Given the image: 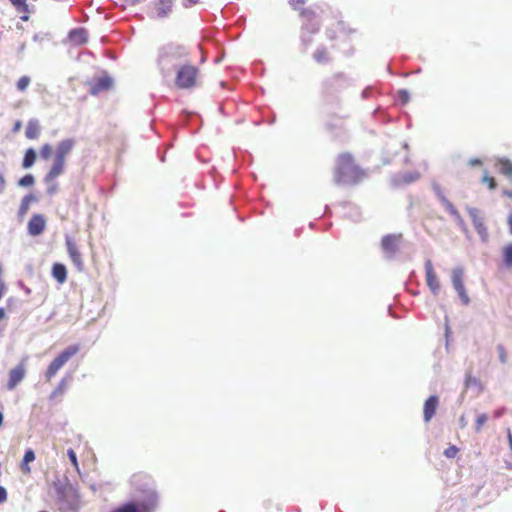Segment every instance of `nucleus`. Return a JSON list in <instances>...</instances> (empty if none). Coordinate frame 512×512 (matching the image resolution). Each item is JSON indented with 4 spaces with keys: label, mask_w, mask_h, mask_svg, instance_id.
<instances>
[{
    "label": "nucleus",
    "mask_w": 512,
    "mask_h": 512,
    "mask_svg": "<svg viewBox=\"0 0 512 512\" xmlns=\"http://www.w3.org/2000/svg\"><path fill=\"white\" fill-rule=\"evenodd\" d=\"M382 250L388 258L393 257L398 249V237L394 235H386L381 241Z\"/></svg>",
    "instance_id": "nucleus-16"
},
{
    "label": "nucleus",
    "mask_w": 512,
    "mask_h": 512,
    "mask_svg": "<svg viewBox=\"0 0 512 512\" xmlns=\"http://www.w3.org/2000/svg\"><path fill=\"white\" fill-rule=\"evenodd\" d=\"M40 124L37 119H30L26 126L25 135L28 139H37L40 135Z\"/></svg>",
    "instance_id": "nucleus-21"
},
{
    "label": "nucleus",
    "mask_w": 512,
    "mask_h": 512,
    "mask_svg": "<svg viewBox=\"0 0 512 512\" xmlns=\"http://www.w3.org/2000/svg\"><path fill=\"white\" fill-rule=\"evenodd\" d=\"M69 380L70 378H63L58 386L52 391L51 395H50V398H55L57 397L58 395H61L65 392V390L67 389V386L69 384Z\"/></svg>",
    "instance_id": "nucleus-31"
},
{
    "label": "nucleus",
    "mask_w": 512,
    "mask_h": 512,
    "mask_svg": "<svg viewBox=\"0 0 512 512\" xmlns=\"http://www.w3.org/2000/svg\"><path fill=\"white\" fill-rule=\"evenodd\" d=\"M358 216H359V213L357 212L355 217L353 218L354 221H357L358 220Z\"/></svg>",
    "instance_id": "nucleus-63"
},
{
    "label": "nucleus",
    "mask_w": 512,
    "mask_h": 512,
    "mask_svg": "<svg viewBox=\"0 0 512 512\" xmlns=\"http://www.w3.org/2000/svg\"><path fill=\"white\" fill-rule=\"evenodd\" d=\"M313 58L320 64L327 63L329 60L327 50L323 47H318L313 54Z\"/></svg>",
    "instance_id": "nucleus-30"
},
{
    "label": "nucleus",
    "mask_w": 512,
    "mask_h": 512,
    "mask_svg": "<svg viewBox=\"0 0 512 512\" xmlns=\"http://www.w3.org/2000/svg\"><path fill=\"white\" fill-rule=\"evenodd\" d=\"M36 201H37V198L33 194H28V195L24 196L21 200L19 210H18L19 217L25 216L30 208L31 203L36 202Z\"/></svg>",
    "instance_id": "nucleus-24"
},
{
    "label": "nucleus",
    "mask_w": 512,
    "mask_h": 512,
    "mask_svg": "<svg viewBox=\"0 0 512 512\" xmlns=\"http://www.w3.org/2000/svg\"><path fill=\"white\" fill-rule=\"evenodd\" d=\"M65 245L67 248L68 256H69L71 262L73 263V265L75 266L76 270L78 272H82L85 268V265H84V262L82 259V254L79 251L76 242L74 241V239L72 237L66 235L65 236Z\"/></svg>",
    "instance_id": "nucleus-10"
},
{
    "label": "nucleus",
    "mask_w": 512,
    "mask_h": 512,
    "mask_svg": "<svg viewBox=\"0 0 512 512\" xmlns=\"http://www.w3.org/2000/svg\"><path fill=\"white\" fill-rule=\"evenodd\" d=\"M459 423H460V426H461L462 428L466 426L467 421H466V419H465V417H464V416H461V417H460V419H459Z\"/></svg>",
    "instance_id": "nucleus-55"
},
{
    "label": "nucleus",
    "mask_w": 512,
    "mask_h": 512,
    "mask_svg": "<svg viewBox=\"0 0 512 512\" xmlns=\"http://www.w3.org/2000/svg\"><path fill=\"white\" fill-rule=\"evenodd\" d=\"M457 453H458V448L454 445H451L444 450V455L447 458H454Z\"/></svg>",
    "instance_id": "nucleus-43"
},
{
    "label": "nucleus",
    "mask_w": 512,
    "mask_h": 512,
    "mask_svg": "<svg viewBox=\"0 0 512 512\" xmlns=\"http://www.w3.org/2000/svg\"><path fill=\"white\" fill-rule=\"evenodd\" d=\"M433 190L439 199L440 203H442V197H445L441 187L438 184H433Z\"/></svg>",
    "instance_id": "nucleus-46"
},
{
    "label": "nucleus",
    "mask_w": 512,
    "mask_h": 512,
    "mask_svg": "<svg viewBox=\"0 0 512 512\" xmlns=\"http://www.w3.org/2000/svg\"><path fill=\"white\" fill-rule=\"evenodd\" d=\"M445 210L452 216L454 217L455 215H457L459 212L458 210L454 207V205L446 198V197H442V203H441Z\"/></svg>",
    "instance_id": "nucleus-34"
},
{
    "label": "nucleus",
    "mask_w": 512,
    "mask_h": 512,
    "mask_svg": "<svg viewBox=\"0 0 512 512\" xmlns=\"http://www.w3.org/2000/svg\"><path fill=\"white\" fill-rule=\"evenodd\" d=\"M464 386L466 389H473L477 393H480L482 391L481 381L478 378L474 377L470 372L466 373L465 375Z\"/></svg>",
    "instance_id": "nucleus-23"
},
{
    "label": "nucleus",
    "mask_w": 512,
    "mask_h": 512,
    "mask_svg": "<svg viewBox=\"0 0 512 512\" xmlns=\"http://www.w3.org/2000/svg\"><path fill=\"white\" fill-rule=\"evenodd\" d=\"M370 91H371L370 88L364 89L363 92H362L363 98H367L369 96V94H370Z\"/></svg>",
    "instance_id": "nucleus-56"
},
{
    "label": "nucleus",
    "mask_w": 512,
    "mask_h": 512,
    "mask_svg": "<svg viewBox=\"0 0 512 512\" xmlns=\"http://www.w3.org/2000/svg\"><path fill=\"white\" fill-rule=\"evenodd\" d=\"M79 351V345L74 344L65 348L48 366L45 373L47 380L53 378L57 372Z\"/></svg>",
    "instance_id": "nucleus-5"
},
{
    "label": "nucleus",
    "mask_w": 512,
    "mask_h": 512,
    "mask_svg": "<svg viewBox=\"0 0 512 512\" xmlns=\"http://www.w3.org/2000/svg\"><path fill=\"white\" fill-rule=\"evenodd\" d=\"M463 276H464V269L462 267H455L452 269L451 273V282L452 286L457 292L461 302L464 305H468L470 303V298L467 295L464 282H463Z\"/></svg>",
    "instance_id": "nucleus-8"
},
{
    "label": "nucleus",
    "mask_w": 512,
    "mask_h": 512,
    "mask_svg": "<svg viewBox=\"0 0 512 512\" xmlns=\"http://www.w3.org/2000/svg\"><path fill=\"white\" fill-rule=\"evenodd\" d=\"M420 178V173L417 171L412 172H405L402 174H398L393 178V183L396 186L402 185V184H411L415 181H417Z\"/></svg>",
    "instance_id": "nucleus-19"
},
{
    "label": "nucleus",
    "mask_w": 512,
    "mask_h": 512,
    "mask_svg": "<svg viewBox=\"0 0 512 512\" xmlns=\"http://www.w3.org/2000/svg\"><path fill=\"white\" fill-rule=\"evenodd\" d=\"M7 499V491L3 486H0V504Z\"/></svg>",
    "instance_id": "nucleus-49"
},
{
    "label": "nucleus",
    "mask_w": 512,
    "mask_h": 512,
    "mask_svg": "<svg viewBox=\"0 0 512 512\" xmlns=\"http://www.w3.org/2000/svg\"><path fill=\"white\" fill-rule=\"evenodd\" d=\"M467 213L469 214L473 226L480 236L481 240L486 243L489 240V233L488 229L485 226L484 218L481 216L480 211L477 208L474 207H467L466 208Z\"/></svg>",
    "instance_id": "nucleus-9"
},
{
    "label": "nucleus",
    "mask_w": 512,
    "mask_h": 512,
    "mask_svg": "<svg viewBox=\"0 0 512 512\" xmlns=\"http://www.w3.org/2000/svg\"><path fill=\"white\" fill-rule=\"evenodd\" d=\"M303 15H304L305 17H308V13H307L306 11H305V12H303ZM311 15H312V14H309V16H311Z\"/></svg>",
    "instance_id": "nucleus-64"
},
{
    "label": "nucleus",
    "mask_w": 512,
    "mask_h": 512,
    "mask_svg": "<svg viewBox=\"0 0 512 512\" xmlns=\"http://www.w3.org/2000/svg\"><path fill=\"white\" fill-rule=\"evenodd\" d=\"M198 70L192 65L183 63L177 71L175 83L179 88L187 89L195 84Z\"/></svg>",
    "instance_id": "nucleus-7"
},
{
    "label": "nucleus",
    "mask_w": 512,
    "mask_h": 512,
    "mask_svg": "<svg viewBox=\"0 0 512 512\" xmlns=\"http://www.w3.org/2000/svg\"><path fill=\"white\" fill-rule=\"evenodd\" d=\"M10 2L15 7L17 12L23 13V15L20 17L21 20L27 21L29 19L27 15L29 13V9L26 0H10Z\"/></svg>",
    "instance_id": "nucleus-26"
},
{
    "label": "nucleus",
    "mask_w": 512,
    "mask_h": 512,
    "mask_svg": "<svg viewBox=\"0 0 512 512\" xmlns=\"http://www.w3.org/2000/svg\"><path fill=\"white\" fill-rule=\"evenodd\" d=\"M6 189V180L2 172H0V194Z\"/></svg>",
    "instance_id": "nucleus-48"
},
{
    "label": "nucleus",
    "mask_w": 512,
    "mask_h": 512,
    "mask_svg": "<svg viewBox=\"0 0 512 512\" xmlns=\"http://www.w3.org/2000/svg\"><path fill=\"white\" fill-rule=\"evenodd\" d=\"M496 350H497V353H498V358H499V361L502 363V364H506L507 361H508V353L504 347V345L502 344H498L496 346Z\"/></svg>",
    "instance_id": "nucleus-35"
},
{
    "label": "nucleus",
    "mask_w": 512,
    "mask_h": 512,
    "mask_svg": "<svg viewBox=\"0 0 512 512\" xmlns=\"http://www.w3.org/2000/svg\"><path fill=\"white\" fill-rule=\"evenodd\" d=\"M112 84V79L108 76L101 77L97 79L95 84L91 88L92 94H97L100 91L108 89Z\"/></svg>",
    "instance_id": "nucleus-25"
},
{
    "label": "nucleus",
    "mask_w": 512,
    "mask_h": 512,
    "mask_svg": "<svg viewBox=\"0 0 512 512\" xmlns=\"http://www.w3.org/2000/svg\"><path fill=\"white\" fill-rule=\"evenodd\" d=\"M51 153H52V148L49 144H45L42 146L41 150H40V156L47 160L50 158L51 156Z\"/></svg>",
    "instance_id": "nucleus-41"
},
{
    "label": "nucleus",
    "mask_w": 512,
    "mask_h": 512,
    "mask_svg": "<svg viewBox=\"0 0 512 512\" xmlns=\"http://www.w3.org/2000/svg\"><path fill=\"white\" fill-rule=\"evenodd\" d=\"M5 291V285L2 281H0V299L3 297Z\"/></svg>",
    "instance_id": "nucleus-54"
},
{
    "label": "nucleus",
    "mask_w": 512,
    "mask_h": 512,
    "mask_svg": "<svg viewBox=\"0 0 512 512\" xmlns=\"http://www.w3.org/2000/svg\"><path fill=\"white\" fill-rule=\"evenodd\" d=\"M79 351V345L74 344L65 348L48 366L45 373L47 380L53 378L57 372Z\"/></svg>",
    "instance_id": "nucleus-4"
},
{
    "label": "nucleus",
    "mask_w": 512,
    "mask_h": 512,
    "mask_svg": "<svg viewBox=\"0 0 512 512\" xmlns=\"http://www.w3.org/2000/svg\"><path fill=\"white\" fill-rule=\"evenodd\" d=\"M25 49H26V44L23 42L18 47V54L22 55L24 53Z\"/></svg>",
    "instance_id": "nucleus-51"
},
{
    "label": "nucleus",
    "mask_w": 512,
    "mask_h": 512,
    "mask_svg": "<svg viewBox=\"0 0 512 512\" xmlns=\"http://www.w3.org/2000/svg\"><path fill=\"white\" fill-rule=\"evenodd\" d=\"M35 460V453L32 449L26 450L24 457H23V464L25 465L23 467V471L29 472L30 468L27 466L28 463Z\"/></svg>",
    "instance_id": "nucleus-33"
},
{
    "label": "nucleus",
    "mask_w": 512,
    "mask_h": 512,
    "mask_svg": "<svg viewBox=\"0 0 512 512\" xmlns=\"http://www.w3.org/2000/svg\"><path fill=\"white\" fill-rule=\"evenodd\" d=\"M64 168L65 162L54 158L52 167L44 177V182H51L52 180H56L57 177L63 174Z\"/></svg>",
    "instance_id": "nucleus-18"
},
{
    "label": "nucleus",
    "mask_w": 512,
    "mask_h": 512,
    "mask_svg": "<svg viewBox=\"0 0 512 512\" xmlns=\"http://www.w3.org/2000/svg\"><path fill=\"white\" fill-rule=\"evenodd\" d=\"M311 35L308 32H302L301 33V40L304 45H309L312 42Z\"/></svg>",
    "instance_id": "nucleus-47"
},
{
    "label": "nucleus",
    "mask_w": 512,
    "mask_h": 512,
    "mask_svg": "<svg viewBox=\"0 0 512 512\" xmlns=\"http://www.w3.org/2000/svg\"><path fill=\"white\" fill-rule=\"evenodd\" d=\"M52 276L60 284H63L67 280V269L62 263H55L52 266Z\"/></svg>",
    "instance_id": "nucleus-22"
},
{
    "label": "nucleus",
    "mask_w": 512,
    "mask_h": 512,
    "mask_svg": "<svg viewBox=\"0 0 512 512\" xmlns=\"http://www.w3.org/2000/svg\"><path fill=\"white\" fill-rule=\"evenodd\" d=\"M127 4H134L136 0H123Z\"/></svg>",
    "instance_id": "nucleus-61"
},
{
    "label": "nucleus",
    "mask_w": 512,
    "mask_h": 512,
    "mask_svg": "<svg viewBox=\"0 0 512 512\" xmlns=\"http://www.w3.org/2000/svg\"><path fill=\"white\" fill-rule=\"evenodd\" d=\"M453 218H454L455 222L457 223V225L460 227V229H461L464 233H467V232H468V228H467V225H466V223L464 222L463 218L461 217V215L458 213V214H457V215H455Z\"/></svg>",
    "instance_id": "nucleus-42"
},
{
    "label": "nucleus",
    "mask_w": 512,
    "mask_h": 512,
    "mask_svg": "<svg viewBox=\"0 0 512 512\" xmlns=\"http://www.w3.org/2000/svg\"><path fill=\"white\" fill-rule=\"evenodd\" d=\"M439 404V399L436 395H431L424 403L423 417L425 422H429L435 415L436 409Z\"/></svg>",
    "instance_id": "nucleus-17"
},
{
    "label": "nucleus",
    "mask_w": 512,
    "mask_h": 512,
    "mask_svg": "<svg viewBox=\"0 0 512 512\" xmlns=\"http://www.w3.org/2000/svg\"><path fill=\"white\" fill-rule=\"evenodd\" d=\"M46 221L41 214H35L28 222V233L31 236L40 235L45 229Z\"/></svg>",
    "instance_id": "nucleus-13"
},
{
    "label": "nucleus",
    "mask_w": 512,
    "mask_h": 512,
    "mask_svg": "<svg viewBox=\"0 0 512 512\" xmlns=\"http://www.w3.org/2000/svg\"><path fill=\"white\" fill-rule=\"evenodd\" d=\"M508 439H509L510 447H511V449H512V435H511V433H510V432L508 433Z\"/></svg>",
    "instance_id": "nucleus-60"
},
{
    "label": "nucleus",
    "mask_w": 512,
    "mask_h": 512,
    "mask_svg": "<svg viewBox=\"0 0 512 512\" xmlns=\"http://www.w3.org/2000/svg\"><path fill=\"white\" fill-rule=\"evenodd\" d=\"M503 262L507 268L512 267V243L508 244L503 249Z\"/></svg>",
    "instance_id": "nucleus-32"
},
{
    "label": "nucleus",
    "mask_w": 512,
    "mask_h": 512,
    "mask_svg": "<svg viewBox=\"0 0 512 512\" xmlns=\"http://www.w3.org/2000/svg\"><path fill=\"white\" fill-rule=\"evenodd\" d=\"M365 177L364 171L354 164L348 153L340 154L334 169V182L337 185H354Z\"/></svg>",
    "instance_id": "nucleus-3"
},
{
    "label": "nucleus",
    "mask_w": 512,
    "mask_h": 512,
    "mask_svg": "<svg viewBox=\"0 0 512 512\" xmlns=\"http://www.w3.org/2000/svg\"><path fill=\"white\" fill-rule=\"evenodd\" d=\"M67 455H68L70 461L72 462V464L74 465V467L78 469V461H77V455H76L75 451L73 449H69L67 451Z\"/></svg>",
    "instance_id": "nucleus-45"
},
{
    "label": "nucleus",
    "mask_w": 512,
    "mask_h": 512,
    "mask_svg": "<svg viewBox=\"0 0 512 512\" xmlns=\"http://www.w3.org/2000/svg\"><path fill=\"white\" fill-rule=\"evenodd\" d=\"M68 37L75 45H82L87 42L88 33L84 28H75L69 32Z\"/></svg>",
    "instance_id": "nucleus-20"
},
{
    "label": "nucleus",
    "mask_w": 512,
    "mask_h": 512,
    "mask_svg": "<svg viewBox=\"0 0 512 512\" xmlns=\"http://www.w3.org/2000/svg\"><path fill=\"white\" fill-rule=\"evenodd\" d=\"M397 100L403 105L407 104L410 100V93L408 92V90L400 89L397 92Z\"/></svg>",
    "instance_id": "nucleus-37"
},
{
    "label": "nucleus",
    "mask_w": 512,
    "mask_h": 512,
    "mask_svg": "<svg viewBox=\"0 0 512 512\" xmlns=\"http://www.w3.org/2000/svg\"><path fill=\"white\" fill-rule=\"evenodd\" d=\"M5 317V310L4 308H0V321Z\"/></svg>",
    "instance_id": "nucleus-57"
},
{
    "label": "nucleus",
    "mask_w": 512,
    "mask_h": 512,
    "mask_svg": "<svg viewBox=\"0 0 512 512\" xmlns=\"http://www.w3.org/2000/svg\"><path fill=\"white\" fill-rule=\"evenodd\" d=\"M57 504L61 512H78L81 508L79 495L73 489L60 491Z\"/></svg>",
    "instance_id": "nucleus-6"
},
{
    "label": "nucleus",
    "mask_w": 512,
    "mask_h": 512,
    "mask_svg": "<svg viewBox=\"0 0 512 512\" xmlns=\"http://www.w3.org/2000/svg\"><path fill=\"white\" fill-rule=\"evenodd\" d=\"M40 39H41L40 34H35V35L33 36V40H34V41H40Z\"/></svg>",
    "instance_id": "nucleus-59"
},
{
    "label": "nucleus",
    "mask_w": 512,
    "mask_h": 512,
    "mask_svg": "<svg viewBox=\"0 0 512 512\" xmlns=\"http://www.w3.org/2000/svg\"><path fill=\"white\" fill-rule=\"evenodd\" d=\"M174 0H157L154 4V17L166 18L172 11Z\"/></svg>",
    "instance_id": "nucleus-14"
},
{
    "label": "nucleus",
    "mask_w": 512,
    "mask_h": 512,
    "mask_svg": "<svg viewBox=\"0 0 512 512\" xmlns=\"http://www.w3.org/2000/svg\"><path fill=\"white\" fill-rule=\"evenodd\" d=\"M187 49L177 43H167L158 50L157 64L164 78L171 76L172 72L187 62Z\"/></svg>",
    "instance_id": "nucleus-2"
},
{
    "label": "nucleus",
    "mask_w": 512,
    "mask_h": 512,
    "mask_svg": "<svg viewBox=\"0 0 512 512\" xmlns=\"http://www.w3.org/2000/svg\"><path fill=\"white\" fill-rule=\"evenodd\" d=\"M189 2L190 5L192 4H195L197 1L196 0H187Z\"/></svg>",
    "instance_id": "nucleus-62"
},
{
    "label": "nucleus",
    "mask_w": 512,
    "mask_h": 512,
    "mask_svg": "<svg viewBox=\"0 0 512 512\" xmlns=\"http://www.w3.org/2000/svg\"><path fill=\"white\" fill-rule=\"evenodd\" d=\"M26 375V366L22 361L16 367L10 370L9 378L7 382V389L14 390L18 384H20Z\"/></svg>",
    "instance_id": "nucleus-12"
},
{
    "label": "nucleus",
    "mask_w": 512,
    "mask_h": 512,
    "mask_svg": "<svg viewBox=\"0 0 512 512\" xmlns=\"http://www.w3.org/2000/svg\"><path fill=\"white\" fill-rule=\"evenodd\" d=\"M426 284L434 296L440 293L441 285L440 281L434 271L432 261L427 259L424 264Z\"/></svg>",
    "instance_id": "nucleus-11"
},
{
    "label": "nucleus",
    "mask_w": 512,
    "mask_h": 512,
    "mask_svg": "<svg viewBox=\"0 0 512 512\" xmlns=\"http://www.w3.org/2000/svg\"><path fill=\"white\" fill-rule=\"evenodd\" d=\"M482 181L484 183H487L489 185V188L490 189H494L496 187V182L494 180V178L490 177L487 172H485L484 176H483V179Z\"/></svg>",
    "instance_id": "nucleus-44"
},
{
    "label": "nucleus",
    "mask_w": 512,
    "mask_h": 512,
    "mask_svg": "<svg viewBox=\"0 0 512 512\" xmlns=\"http://www.w3.org/2000/svg\"><path fill=\"white\" fill-rule=\"evenodd\" d=\"M319 30V23L316 19L309 17L307 22L303 24L302 32L314 34Z\"/></svg>",
    "instance_id": "nucleus-29"
},
{
    "label": "nucleus",
    "mask_w": 512,
    "mask_h": 512,
    "mask_svg": "<svg viewBox=\"0 0 512 512\" xmlns=\"http://www.w3.org/2000/svg\"><path fill=\"white\" fill-rule=\"evenodd\" d=\"M507 222H508V226H509V231L512 234V212L509 214Z\"/></svg>",
    "instance_id": "nucleus-53"
},
{
    "label": "nucleus",
    "mask_w": 512,
    "mask_h": 512,
    "mask_svg": "<svg viewBox=\"0 0 512 512\" xmlns=\"http://www.w3.org/2000/svg\"><path fill=\"white\" fill-rule=\"evenodd\" d=\"M487 420H488V416L485 413H482L477 417L476 422H475V429L477 432H479L481 430V428L487 422Z\"/></svg>",
    "instance_id": "nucleus-38"
},
{
    "label": "nucleus",
    "mask_w": 512,
    "mask_h": 512,
    "mask_svg": "<svg viewBox=\"0 0 512 512\" xmlns=\"http://www.w3.org/2000/svg\"><path fill=\"white\" fill-rule=\"evenodd\" d=\"M497 165L499 166L500 172L506 176L512 175V162L508 159L498 158Z\"/></svg>",
    "instance_id": "nucleus-27"
},
{
    "label": "nucleus",
    "mask_w": 512,
    "mask_h": 512,
    "mask_svg": "<svg viewBox=\"0 0 512 512\" xmlns=\"http://www.w3.org/2000/svg\"><path fill=\"white\" fill-rule=\"evenodd\" d=\"M504 195L508 196L509 198L512 199V191L511 190H505L504 191Z\"/></svg>",
    "instance_id": "nucleus-58"
},
{
    "label": "nucleus",
    "mask_w": 512,
    "mask_h": 512,
    "mask_svg": "<svg viewBox=\"0 0 512 512\" xmlns=\"http://www.w3.org/2000/svg\"><path fill=\"white\" fill-rule=\"evenodd\" d=\"M30 78L28 76H22L17 82V89L19 91H24L30 84Z\"/></svg>",
    "instance_id": "nucleus-39"
},
{
    "label": "nucleus",
    "mask_w": 512,
    "mask_h": 512,
    "mask_svg": "<svg viewBox=\"0 0 512 512\" xmlns=\"http://www.w3.org/2000/svg\"><path fill=\"white\" fill-rule=\"evenodd\" d=\"M35 160H36V152H35V150L33 148H29L25 152L22 166L25 169H28L31 166H33V164L35 163Z\"/></svg>",
    "instance_id": "nucleus-28"
},
{
    "label": "nucleus",
    "mask_w": 512,
    "mask_h": 512,
    "mask_svg": "<svg viewBox=\"0 0 512 512\" xmlns=\"http://www.w3.org/2000/svg\"><path fill=\"white\" fill-rule=\"evenodd\" d=\"M481 163H482V162H481V160H480V159H477V158L471 159V160L469 161V164H470L471 166H478V165H481Z\"/></svg>",
    "instance_id": "nucleus-50"
},
{
    "label": "nucleus",
    "mask_w": 512,
    "mask_h": 512,
    "mask_svg": "<svg viewBox=\"0 0 512 512\" xmlns=\"http://www.w3.org/2000/svg\"><path fill=\"white\" fill-rule=\"evenodd\" d=\"M130 483L134 489L133 499L112 512H155L159 505V494L153 479L145 473H137L132 475Z\"/></svg>",
    "instance_id": "nucleus-1"
},
{
    "label": "nucleus",
    "mask_w": 512,
    "mask_h": 512,
    "mask_svg": "<svg viewBox=\"0 0 512 512\" xmlns=\"http://www.w3.org/2000/svg\"><path fill=\"white\" fill-rule=\"evenodd\" d=\"M45 184L47 185L46 193L49 196L56 194L58 190V183L56 182V180H52L51 182H45Z\"/></svg>",
    "instance_id": "nucleus-40"
},
{
    "label": "nucleus",
    "mask_w": 512,
    "mask_h": 512,
    "mask_svg": "<svg viewBox=\"0 0 512 512\" xmlns=\"http://www.w3.org/2000/svg\"><path fill=\"white\" fill-rule=\"evenodd\" d=\"M75 141L73 139H65L59 142L56 147L55 159L65 162L66 157L71 153Z\"/></svg>",
    "instance_id": "nucleus-15"
},
{
    "label": "nucleus",
    "mask_w": 512,
    "mask_h": 512,
    "mask_svg": "<svg viewBox=\"0 0 512 512\" xmlns=\"http://www.w3.org/2000/svg\"><path fill=\"white\" fill-rule=\"evenodd\" d=\"M21 121H16V123L14 124V127H13V132H18L21 128Z\"/></svg>",
    "instance_id": "nucleus-52"
},
{
    "label": "nucleus",
    "mask_w": 512,
    "mask_h": 512,
    "mask_svg": "<svg viewBox=\"0 0 512 512\" xmlns=\"http://www.w3.org/2000/svg\"><path fill=\"white\" fill-rule=\"evenodd\" d=\"M34 182V176L32 174H26L18 181V185L20 187H29L32 186Z\"/></svg>",
    "instance_id": "nucleus-36"
}]
</instances>
